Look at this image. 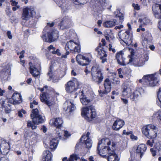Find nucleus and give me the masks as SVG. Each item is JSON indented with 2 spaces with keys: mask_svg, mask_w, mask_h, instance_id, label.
<instances>
[{
  "mask_svg": "<svg viewBox=\"0 0 161 161\" xmlns=\"http://www.w3.org/2000/svg\"><path fill=\"white\" fill-rule=\"evenodd\" d=\"M115 145V143L110 140L108 138H104L99 141L98 143L97 150L99 153H103V152L106 150L107 151L114 147Z\"/></svg>",
  "mask_w": 161,
  "mask_h": 161,
  "instance_id": "obj_1",
  "label": "nucleus"
},
{
  "mask_svg": "<svg viewBox=\"0 0 161 161\" xmlns=\"http://www.w3.org/2000/svg\"><path fill=\"white\" fill-rule=\"evenodd\" d=\"M32 114H31V116L32 119L33 121H27V126L28 127H31L34 130L36 129V126L35 124H38L44 122V119L42 118L41 115L39 114L38 110L37 108L33 109L32 111Z\"/></svg>",
  "mask_w": 161,
  "mask_h": 161,
  "instance_id": "obj_2",
  "label": "nucleus"
},
{
  "mask_svg": "<svg viewBox=\"0 0 161 161\" xmlns=\"http://www.w3.org/2000/svg\"><path fill=\"white\" fill-rule=\"evenodd\" d=\"M91 76L92 81L100 84L103 81L104 77L102 70L98 65L92 67L91 70Z\"/></svg>",
  "mask_w": 161,
  "mask_h": 161,
  "instance_id": "obj_3",
  "label": "nucleus"
},
{
  "mask_svg": "<svg viewBox=\"0 0 161 161\" xmlns=\"http://www.w3.org/2000/svg\"><path fill=\"white\" fill-rule=\"evenodd\" d=\"M142 132L147 138H154L157 136L158 128L153 124L147 125L142 127Z\"/></svg>",
  "mask_w": 161,
  "mask_h": 161,
  "instance_id": "obj_4",
  "label": "nucleus"
},
{
  "mask_svg": "<svg viewBox=\"0 0 161 161\" xmlns=\"http://www.w3.org/2000/svg\"><path fill=\"white\" fill-rule=\"evenodd\" d=\"M101 42L99 43L98 46L95 49V51L97 52V57L99 58L102 60L101 63L103 64L107 62L106 57L107 54L105 49L108 47L106 46L105 41H102Z\"/></svg>",
  "mask_w": 161,
  "mask_h": 161,
  "instance_id": "obj_5",
  "label": "nucleus"
},
{
  "mask_svg": "<svg viewBox=\"0 0 161 161\" xmlns=\"http://www.w3.org/2000/svg\"><path fill=\"white\" fill-rule=\"evenodd\" d=\"M155 75L153 74L145 75L142 79L139 80V81L149 86H154L157 85L159 81L158 78Z\"/></svg>",
  "mask_w": 161,
  "mask_h": 161,
  "instance_id": "obj_6",
  "label": "nucleus"
},
{
  "mask_svg": "<svg viewBox=\"0 0 161 161\" xmlns=\"http://www.w3.org/2000/svg\"><path fill=\"white\" fill-rule=\"evenodd\" d=\"M48 27L47 26L43 31L42 38L45 40H56L58 37V32L56 30H53L51 32H47L46 34L47 30Z\"/></svg>",
  "mask_w": 161,
  "mask_h": 161,
  "instance_id": "obj_7",
  "label": "nucleus"
},
{
  "mask_svg": "<svg viewBox=\"0 0 161 161\" xmlns=\"http://www.w3.org/2000/svg\"><path fill=\"white\" fill-rule=\"evenodd\" d=\"M34 8L31 7H26L24 8L21 16L23 20H27L30 17H33L35 14Z\"/></svg>",
  "mask_w": 161,
  "mask_h": 161,
  "instance_id": "obj_8",
  "label": "nucleus"
},
{
  "mask_svg": "<svg viewBox=\"0 0 161 161\" xmlns=\"http://www.w3.org/2000/svg\"><path fill=\"white\" fill-rule=\"evenodd\" d=\"M78 82L76 78L68 81L65 85L66 91L68 93H71L76 90L78 86Z\"/></svg>",
  "mask_w": 161,
  "mask_h": 161,
  "instance_id": "obj_9",
  "label": "nucleus"
},
{
  "mask_svg": "<svg viewBox=\"0 0 161 161\" xmlns=\"http://www.w3.org/2000/svg\"><path fill=\"white\" fill-rule=\"evenodd\" d=\"M66 49L70 50H74L75 52L79 53L80 52V47L79 42H75L73 41H69L66 44Z\"/></svg>",
  "mask_w": 161,
  "mask_h": 161,
  "instance_id": "obj_10",
  "label": "nucleus"
},
{
  "mask_svg": "<svg viewBox=\"0 0 161 161\" xmlns=\"http://www.w3.org/2000/svg\"><path fill=\"white\" fill-rule=\"evenodd\" d=\"M124 53L122 51H120L117 53L116 58L117 60V63L119 64L122 66H125L132 61V59L131 58L129 59L128 63L125 61V58L124 57Z\"/></svg>",
  "mask_w": 161,
  "mask_h": 161,
  "instance_id": "obj_11",
  "label": "nucleus"
},
{
  "mask_svg": "<svg viewBox=\"0 0 161 161\" xmlns=\"http://www.w3.org/2000/svg\"><path fill=\"white\" fill-rule=\"evenodd\" d=\"M91 57V55L90 56V58H88L86 56L78 54L76 56V60L79 65L84 66L87 65L91 62V60L90 58Z\"/></svg>",
  "mask_w": 161,
  "mask_h": 161,
  "instance_id": "obj_12",
  "label": "nucleus"
},
{
  "mask_svg": "<svg viewBox=\"0 0 161 161\" xmlns=\"http://www.w3.org/2000/svg\"><path fill=\"white\" fill-rule=\"evenodd\" d=\"M144 90L142 88L136 89L133 92H131L129 98L132 101H136L137 100L140 95L143 94Z\"/></svg>",
  "mask_w": 161,
  "mask_h": 161,
  "instance_id": "obj_13",
  "label": "nucleus"
},
{
  "mask_svg": "<svg viewBox=\"0 0 161 161\" xmlns=\"http://www.w3.org/2000/svg\"><path fill=\"white\" fill-rule=\"evenodd\" d=\"M71 24V19L68 16H65L63 19L58 26L60 29L63 30L69 28L72 25Z\"/></svg>",
  "mask_w": 161,
  "mask_h": 161,
  "instance_id": "obj_14",
  "label": "nucleus"
},
{
  "mask_svg": "<svg viewBox=\"0 0 161 161\" xmlns=\"http://www.w3.org/2000/svg\"><path fill=\"white\" fill-rule=\"evenodd\" d=\"M30 72L32 76L35 77L39 76L40 74V66L39 67L35 65H33L31 63H29Z\"/></svg>",
  "mask_w": 161,
  "mask_h": 161,
  "instance_id": "obj_15",
  "label": "nucleus"
},
{
  "mask_svg": "<svg viewBox=\"0 0 161 161\" xmlns=\"http://www.w3.org/2000/svg\"><path fill=\"white\" fill-rule=\"evenodd\" d=\"M152 8L155 18L158 19H161V5L155 3L153 5Z\"/></svg>",
  "mask_w": 161,
  "mask_h": 161,
  "instance_id": "obj_16",
  "label": "nucleus"
},
{
  "mask_svg": "<svg viewBox=\"0 0 161 161\" xmlns=\"http://www.w3.org/2000/svg\"><path fill=\"white\" fill-rule=\"evenodd\" d=\"M9 144L3 140L0 145V153L3 155L7 154L9 152Z\"/></svg>",
  "mask_w": 161,
  "mask_h": 161,
  "instance_id": "obj_17",
  "label": "nucleus"
},
{
  "mask_svg": "<svg viewBox=\"0 0 161 161\" xmlns=\"http://www.w3.org/2000/svg\"><path fill=\"white\" fill-rule=\"evenodd\" d=\"M64 105L66 108H64L66 114H70L75 109V107L72 102L70 100H67L64 103Z\"/></svg>",
  "mask_w": 161,
  "mask_h": 161,
  "instance_id": "obj_18",
  "label": "nucleus"
},
{
  "mask_svg": "<svg viewBox=\"0 0 161 161\" xmlns=\"http://www.w3.org/2000/svg\"><path fill=\"white\" fill-rule=\"evenodd\" d=\"M63 123V119L61 118H57L51 119L50 124L56 127L57 128H61Z\"/></svg>",
  "mask_w": 161,
  "mask_h": 161,
  "instance_id": "obj_19",
  "label": "nucleus"
},
{
  "mask_svg": "<svg viewBox=\"0 0 161 161\" xmlns=\"http://www.w3.org/2000/svg\"><path fill=\"white\" fill-rule=\"evenodd\" d=\"M108 154V161H119V158L118 155L114 151V148L107 151Z\"/></svg>",
  "mask_w": 161,
  "mask_h": 161,
  "instance_id": "obj_20",
  "label": "nucleus"
},
{
  "mask_svg": "<svg viewBox=\"0 0 161 161\" xmlns=\"http://www.w3.org/2000/svg\"><path fill=\"white\" fill-rule=\"evenodd\" d=\"M122 95L124 97L129 98L131 93V89L130 86L125 84L122 86Z\"/></svg>",
  "mask_w": 161,
  "mask_h": 161,
  "instance_id": "obj_21",
  "label": "nucleus"
},
{
  "mask_svg": "<svg viewBox=\"0 0 161 161\" xmlns=\"http://www.w3.org/2000/svg\"><path fill=\"white\" fill-rule=\"evenodd\" d=\"M50 97H47V94L46 92H43L40 94V99L41 101L49 106H52L53 104L52 102L49 100Z\"/></svg>",
  "mask_w": 161,
  "mask_h": 161,
  "instance_id": "obj_22",
  "label": "nucleus"
},
{
  "mask_svg": "<svg viewBox=\"0 0 161 161\" xmlns=\"http://www.w3.org/2000/svg\"><path fill=\"white\" fill-rule=\"evenodd\" d=\"M124 121L121 119H118L114 122L113 126V129L115 130H118L124 125Z\"/></svg>",
  "mask_w": 161,
  "mask_h": 161,
  "instance_id": "obj_23",
  "label": "nucleus"
},
{
  "mask_svg": "<svg viewBox=\"0 0 161 161\" xmlns=\"http://www.w3.org/2000/svg\"><path fill=\"white\" fill-rule=\"evenodd\" d=\"M10 75V69L9 68H4L1 71L0 77L4 80H8Z\"/></svg>",
  "mask_w": 161,
  "mask_h": 161,
  "instance_id": "obj_24",
  "label": "nucleus"
},
{
  "mask_svg": "<svg viewBox=\"0 0 161 161\" xmlns=\"http://www.w3.org/2000/svg\"><path fill=\"white\" fill-rule=\"evenodd\" d=\"M12 97L13 100L12 103L14 105L19 104L22 102L21 96L19 93H14Z\"/></svg>",
  "mask_w": 161,
  "mask_h": 161,
  "instance_id": "obj_25",
  "label": "nucleus"
},
{
  "mask_svg": "<svg viewBox=\"0 0 161 161\" xmlns=\"http://www.w3.org/2000/svg\"><path fill=\"white\" fill-rule=\"evenodd\" d=\"M149 59L147 56H145L143 58L139 59L137 61H133V64L136 67H142L145 64L146 61H147Z\"/></svg>",
  "mask_w": 161,
  "mask_h": 161,
  "instance_id": "obj_26",
  "label": "nucleus"
},
{
  "mask_svg": "<svg viewBox=\"0 0 161 161\" xmlns=\"http://www.w3.org/2000/svg\"><path fill=\"white\" fill-rule=\"evenodd\" d=\"M103 85L105 88L103 93L106 94L110 92L111 89V82L108 78H107L104 80Z\"/></svg>",
  "mask_w": 161,
  "mask_h": 161,
  "instance_id": "obj_27",
  "label": "nucleus"
},
{
  "mask_svg": "<svg viewBox=\"0 0 161 161\" xmlns=\"http://www.w3.org/2000/svg\"><path fill=\"white\" fill-rule=\"evenodd\" d=\"M146 149L147 147L145 145L141 144L137 147L136 150V153L140 155V157L141 158Z\"/></svg>",
  "mask_w": 161,
  "mask_h": 161,
  "instance_id": "obj_28",
  "label": "nucleus"
},
{
  "mask_svg": "<svg viewBox=\"0 0 161 161\" xmlns=\"http://www.w3.org/2000/svg\"><path fill=\"white\" fill-rule=\"evenodd\" d=\"M89 106L83 108L81 110L82 115L86 120H88L90 116Z\"/></svg>",
  "mask_w": 161,
  "mask_h": 161,
  "instance_id": "obj_29",
  "label": "nucleus"
},
{
  "mask_svg": "<svg viewBox=\"0 0 161 161\" xmlns=\"http://www.w3.org/2000/svg\"><path fill=\"white\" fill-rule=\"evenodd\" d=\"M52 157L51 153L48 150L44 151L42 161H51Z\"/></svg>",
  "mask_w": 161,
  "mask_h": 161,
  "instance_id": "obj_30",
  "label": "nucleus"
},
{
  "mask_svg": "<svg viewBox=\"0 0 161 161\" xmlns=\"http://www.w3.org/2000/svg\"><path fill=\"white\" fill-rule=\"evenodd\" d=\"M104 36L107 40H113L114 38L113 33L110 30H106L104 32Z\"/></svg>",
  "mask_w": 161,
  "mask_h": 161,
  "instance_id": "obj_31",
  "label": "nucleus"
},
{
  "mask_svg": "<svg viewBox=\"0 0 161 161\" xmlns=\"http://www.w3.org/2000/svg\"><path fill=\"white\" fill-rule=\"evenodd\" d=\"M116 22V20L115 19H113L112 21L108 20L104 22L103 25L106 27H112L115 25Z\"/></svg>",
  "mask_w": 161,
  "mask_h": 161,
  "instance_id": "obj_32",
  "label": "nucleus"
},
{
  "mask_svg": "<svg viewBox=\"0 0 161 161\" xmlns=\"http://www.w3.org/2000/svg\"><path fill=\"white\" fill-rule=\"evenodd\" d=\"M58 140L53 138L51 140L50 142V148L52 150H54L58 144Z\"/></svg>",
  "mask_w": 161,
  "mask_h": 161,
  "instance_id": "obj_33",
  "label": "nucleus"
},
{
  "mask_svg": "<svg viewBox=\"0 0 161 161\" xmlns=\"http://www.w3.org/2000/svg\"><path fill=\"white\" fill-rule=\"evenodd\" d=\"M115 15V17L116 18H119L120 20V22L122 23L124 19V16L123 14L120 12L119 11H115L114 13Z\"/></svg>",
  "mask_w": 161,
  "mask_h": 161,
  "instance_id": "obj_34",
  "label": "nucleus"
},
{
  "mask_svg": "<svg viewBox=\"0 0 161 161\" xmlns=\"http://www.w3.org/2000/svg\"><path fill=\"white\" fill-rule=\"evenodd\" d=\"M80 100L81 103L85 105H87L90 102V100L84 96H82V97H80Z\"/></svg>",
  "mask_w": 161,
  "mask_h": 161,
  "instance_id": "obj_35",
  "label": "nucleus"
},
{
  "mask_svg": "<svg viewBox=\"0 0 161 161\" xmlns=\"http://www.w3.org/2000/svg\"><path fill=\"white\" fill-rule=\"evenodd\" d=\"M89 108L90 109V116H89V118L90 117L92 119L95 118L96 116L95 109L92 105L90 106Z\"/></svg>",
  "mask_w": 161,
  "mask_h": 161,
  "instance_id": "obj_36",
  "label": "nucleus"
},
{
  "mask_svg": "<svg viewBox=\"0 0 161 161\" xmlns=\"http://www.w3.org/2000/svg\"><path fill=\"white\" fill-rule=\"evenodd\" d=\"M139 21L142 25H146L150 23V21L149 19L147 17L143 19L140 18L139 19Z\"/></svg>",
  "mask_w": 161,
  "mask_h": 161,
  "instance_id": "obj_37",
  "label": "nucleus"
},
{
  "mask_svg": "<svg viewBox=\"0 0 161 161\" xmlns=\"http://www.w3.org/2000/svg\"><path fill=\"white\" fill-rule=\"evenodd\" d=\"M84 141L86 145V148H89L91 147L92 146V141L90 138H87L86 140H84Z\"/></svg>",
  "mask_w": 161,
  "mask_h": 161,
  "instance_id": "obj_38",
  "label": "nucleus"
},
{
  "mask_svg": "<svg viewBox=\"0 0 161 161\" xmlns=\"http://www.w3.org/2000/svg\"><path fill=\"white\" fill-rule=\"evenodd\" d=\"M56 134L57 138H61L62 136H64V131L61 130L60 128H57Z\"/></svg>",
  "mask_w": 161,
  "mask_h": 161,
  "instance_id": "obj_39",
  "label": "nucleus"
},
{
  "mask_svg": "<svg viewBox=\"0 0 161 161\" xmlns=\"http://www.w3.org/2000/svg\"><path fill=\"white\" fill-rule=\"evenodd\" d=\"M79 159L78 155L75 154H73L70 155L68 159V161H76Z\"/></svg>",
  "mask_w": 161,
  "mask_h": 161,
  "instance_id": "obj_40",
  "label": "nucleus"
},
{
  "mask_svg": "<svg viewBox=\"0 0 161 161\" xmlns=\"http://www.w3.org/2000/svg\"><path fill=\"white\" fill-rule=\"evenodd\" d=\"M153 117L159 119L161 123V110H159L157 112L154 114L153 116Z\"/></svg>",
  "mask_w": 161,
  "mask_h": 161,
  "instance_id": "obj_41",
  "label": "nucleus"
},
{
  "mask_svg": "<svg viewBox=\"0 0 161 161\" xmlns=\"http://www.w3.org/2000/svg\"><path fill=\"white\" fill-rule=\"evenodd\" d=\"M87 0H73L74 3L76 5L84 4L86 3Z\"/></svg>",
  "mask_w": 161,
  "mask_h": 161,
  "instance_id": "obj_42",
  "label": "nucleus"
},
{
  "mask_svg": "<svg viewBox=\"0 0 161 161\" xmlns=\"http://www.w3.org/2000/svg\"><path fill=\"white\" fill-rule=\"evenodd\" d=\"M53 72V67L50 66V70L49 72L47 73V75L49 76V78L48 80V81H50L53 78V75H52Z\"/></svg>",
  "mask_w": 161,
  "mask_h": 161,
  "instance_id": "obj_43",
  "label": "nucleus"
},
{
  "mask_svg": "<svg viewBox=\"0 0 161 161\" xmlns=\"http://www.w3.org/2000/svg\"><path fill=\"white\" fill-rule=\"evenodd\" d=\"M154 147L159 153H161V142H158L156 143Z\"/></svg>",
  "mask_w": 161,
  "mask_h": 161,
  "instance_id": "obj_44",
  "label": "nucleus"
},
{
  "mask_svg": "<svg viewBox=\"0 0 161 161\" xmlns=\"http://www.w3.org/2000/svg\"><path fill=\"white\" fill-rule=\"evenodd\" d=\"M7 101L8 100L6 99L4 101H2V102H0L2 108H5L6 111V108L7 107V105H8V104H7L5 103L6 102H8Z\"/></svg>",
  "mask_w": 161,
  "mask_h": 161,
  "instance_id": "obj_45",
  "label": "nucleus"
},
{
  "mask_svg": "<svg viewBox=\"0 0 161 161\" xmlns=\"http://www.w3.org/2000/svg\"><path fill=\"white\" fill-rule=\"evenodd\" d=\"M122 42H121L123 46H129L131 44L132 41H122Z\"/></svg>",
  "mask_w": 161,
  "mask_h": 161,
  "instance_id": "obj_46",
  "label": "nucleus"
},
{
  "mask_svg": "<svg viewBox=\"0 0 161 161\" xmlns=\"http://www.w3.org/2000/svg\"><path fill=\"white\" fill-rule=\"evenodd\" d=\"M144 37V40H149L151 39V34L150 33H147Z\"/></svg>",
  "mask_w": 161,
  "mask_h": 161,
  "instance_id": "obj_47",
  "label": "nucleus"
},
{
  "mask_svg": "<svg viewBox=\"0 0 161 161\" xmlns=\"http://www.w3.org/2000/svg\"><path fill=\"white\" fill-rule=\"evenodd\" d=\"M158 97L159 101L161 103V87L159 88V90L158 93Z\"/></svg>",
  "mask_w": 161,
  "mask_h": 161,
  "instance_id": "obj_48",
  "label": "nucleus"
},
{
  "mask_svg": "<svg viewBox=\"0 0 161 161\" xmlns=\"http://www.w3.org/2000/svg\"><path fill=\"white\" fill-rule=\"evenodd\" d=\"M154 143V141L153 140H152V141L150 140H148L147 142V145H149L151 147L153 146V143Z\"/></svg>",
  "mask_w": 161,
  "mask_h": 161,
  "instance_id": "obj_49",
  "label": "nucleus"
},
{
  "mask_svg": "<svg viewBox=\"0 0 161 161\" xmlns=\"http://www.w3.org/2000/svg\"><path fill=\"white\" fill-rule=\"evenodd\" d=\"M22 113H23V114H25V111L22 109L20 111H19L18 113V115L19 117H23V114Z\"/></svg>",
  "mask_w": 161,
  "mask_h": 161,
  "instance_id": "obj_50",
  "label": "nucleus"
},
{
  "mask_svg": "<svg viewBox=\"0 0 161 161\" xmlns=\"http://www.w3.org/2000/svg\"><path fill=\"white\" fill-rule=\"evenodd\" d=\"M90 135V133L89 132H88L86 134V136L83 135L82 136L81 138L80 139V140L81 141H82L83 139H85L86 138H89V136Z\"/></svg>",
  "mask_w": 161,
  "mask_h": 161,
  "instance_id": "obj_51",
  "label": "nucleus"
},
{
  "mask_svg": "<svg viewBox=\"0 0 161 161\" xmlns=\"http://www.w3.org/2000/svg\"><path fill=\"white\" fill-rule=\"evenodd\" d=\"M132 6L134 7V8L135 9H136L137 10H138L140 9V6L138 4H135L134 3H133L132 4Z\"/></svg>",
  "mask_w": 161,
  "mask_h": 161,
  "instance_id": "obj_52",
  "label": "nucleus"
},
{
  "mask_svg": "<svg viewBox=\"0 0 161 161\" xmlns=\"http://www.w3.org/2000/svg\"><path fill=\"white\" fill-rule=\"evenodd\" d=\"M10 2L11 3V5L14 6H17L18 4V2L14 0H11Z\"/></svg>",
  "mask_w": 161,
  "mask_h": 161,
  "instance_id": "obj_53",
  "label": "nucleus"
},
{
  "mask_svg": "<svg viewBox=\"0 0 161 161\" xmlns=\"http://www.w3.org/2000/svg\"><path fill=\"white\" fill-rule=\"evenodd\" d=\"M121 100L124 104L125 105H128V100L127 99L122 98H121Z\"/></svg>",
  "mask_w": 161,
  "mask_h": 161,
  "instance_id": "obj_54",
  "label": "nucleus"
},
{
  "mask_svg": "<svg viewBox=\"0 0 161 161\" xmlns=\"http://www.w3.org/2000/svg\"><path fill=\"white\" fill-rule=\"evenodd\" d=\"M52 53L54 54H57L58 56L61 55V53L59 52V50L58 49H57L56 51H55V50L53 51Z\"/></svg>",
  "mask_w": 161,
  "mask_h": 161,
  "instance_id": "obj_55",
  "label": "nucleus"
},
{
  "mask_svg": "<svg viewBox=\"0 0 161 161\" xmlns=\"http://www.w3.org/2000/svg\"><path fill=\"white\" fill-rule=\"evenodd\" d=\"M10 8L8 7L6 10V14L8 16H10L11 15V12L10 11Z\"/></svg>",
  "mask_w": 161,
  "mask_h": 161,
  "instance_id": "obj_56",
  "label": "nucleus"
},
{
  "mask_svg": "<svg viewBox=\"0 0 161 161\" xmlns=\"http://www.w3.org/2000/svg\"><path fill=\"white\" fill-rule=\"evenodd\" d=\"M65 4H63V5H61L60 7H61V9L62 10L63 12H65L66 10H67V8L65 6Z\"/></svg>",
  "mask_w": 161,
  "mask_h": 161,
  "instance_id": "obj_57",
  "label": "nucleus"
},
{
  "mask_svg": "<svg viewBox=\"0 0 161 161\" xmlns=\"http://www.w3.org/2000/svg\"><path fill=\"white\" fill-rule=\"evenodd\" d=\"M124 27V26L122 25H119L116 26L114 28V29L115 30H120L121 29L123 28Z\"/></svg>",
  "mask_w": 161,
  "mask_h": 161,
  "instance_id": "obj_58",
  "label": "nucleus"
},
{
  "mask_svg": "<svg viewBox=\"0 0 161 161\" xmlns=\"http://www.w3.org/2000/svg\"><path fill=\"white\" fill-rule=\"evenodd\" d=\"M64 136L65 137H69L70 136V134L67 131H64Z\"/></svg>",
  "mask_w": 161,
  "mask_h": 161,
  "instance_id": "obj_59",
  "label": "nucleus"
},
{
  "mask_svg": "<svg viewBox=\"0 0 161 161\" xmlns=\"http://www.w3.org/2000/svg\"><path fill=\"white\" fill-rule=\"evenodd\" d=\"M150 151L152 154L153 156H155L156 155V151L153 148L150 149Z\"/></svg>",
  "mask_w": 161,
  "mask_h": 161,
  "instance_id": "obj_60",
  "label": "nucleus"
},
{
  "mask_svg": "<svg viewBox=\"0 0 161 161\" xmlns=\"http://www.w3.org/2000/svg\"><path fill=\"white\" fill-rule=\"evenodd\" d=\"M25 53V51L24 50H23L20 53V55L19 56V58L21 59L24 57V54Z\"/></svg>",
  "mask_w": 161,
  "mask_h": 161,
  "instance_id": "obj_61",
  "label": "nucleus"
},
{
  "mask_svg": "<svg viewBox=\"0 0 161 161\" xmlns=\"http://www.w3.org/2000/svg\"><path fill=\"white\" fill-rule=\"evenodd\" d=\"M114 82L116 84H119L120 83V81L119 79L115 78L114 79Z\"/></svg>",
  "mask_w": 161,
  "mask_h": 161,
  "instance_id": "obj_62",
  "label": "nucleus"
},
{
  "mask_svg": "<svg viewBox=\"0 0 161 161\" xmlns=\"http://www.w3.org/2000/svg\"><path fill=\"white\" fill-rule=\"evenodd\" d=\"M19 8L20 6L17 5V6H14V7H13L12 8V10L14 11H15L17 9H19Z\"/></svg>",
  "mask_w": 161,
  "mask_h": 161,
  "instance_id": "obj_63",
  "label": "nucleus"
},
{
  "mask_svg": "<svg viewBox=\"0 0 161 161\" xmlns=\"http://www.w3.org/2000/svg\"><path fill=\"white\" fill-rule=\"evenodd\" d=\"M7 35L8 38L9 39H11L12 38V35L11 34V32L10 31H8L7 33Z\"/></svg>",
  "mask_w": 161,
  "mask_h": 161,
  "instance_id": "obj_64",
  "label": "nucleus"
}]
</instances>
